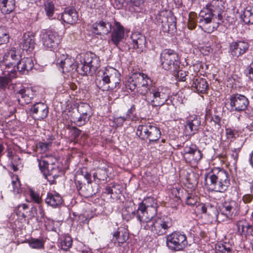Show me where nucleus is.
<instances>
[{
  "mask_svg": "<svg viewBox=\"0 0 253 253\" xmlns=\"http://www.w3.org/2000/svg\"><path fill=\"white\" fill-rule=\"evenodd\" d=\"M205 180L209 188L216 192H224L230 185L228 172L223 169H213L205 174Z\"/></svg>",
  "mask_w": 253,
  "mask_h": 253,
  "instance_id": "obj_1",
  "label": "nucleus"
},
{
  "mask_svg": "<svg viewBox=\"0 0 253 253\" xmlns=\"http://www.w3.org/2000/svg\"><path fill=\"white\" fill-rule=\"evenodd\" d=\"M142 228L149 230L154 236H162L167 233L173 225L171 217L163 215L145 220L140 222Z\"/></svg>",
  "mask_w": 253,
  "mask_h": 253,
  "instance_id": "obj_2",
  "label": "nucleus"
},
{
  "mask_svg": "<svg viewBox=\"0 0 253 253\" xmlns=\"http://www.w3.org/2000/svg\"><path fill=\"white\" fill-rule=\"evenodd\" d=\"M100 79H97L98 87L102 90H113L119 87L121 74L116 69L108 67L100 71Z\"/></svg>",
  "mask_w": 253,
  "mask_h": 253,
  "instance_id": "obj_3",
  "label": "nucleus"
},
{
  "mask_svg": "<svg viewBox=\"0 0 253 253\" xmlns=\"http://www.w3.org/2000/svg\"><path fill=\"white\" fill-rule=\"evenodd\" d=\"M158 204L153 197H147L138 204L136 210V218L139 222L145 220L153 219L158 212Z\"/></svg>",
  "mask_w": 253,
  "mask_h": 253,
  "instance_id": "obj_4",
  "label": "nucleus"
},
{
  "mask_svg": "<svg viewBox=\"0 0 253 253\" xmlns=\"http://www.w3.org/2000/svg\"><path fill=\"white\" fill-rule=\"evenodd\" d=\"M169 97L167 87L159 86H151L150 92L146 95L145 100L148 105L153 107L163 106Z\"/></svg>",
  "mask_w": 253,
  "mask_h": 253,
  "instance_id": "obj_5",
  "label": "nucleus"
},
{
  "mask_svg": "<svg viewBox=\"0 0 253 253\" xmlns=\"http://www.w3.org/2000/svg\"><path fill=\"white\" fill-rule=\"evenodd\" d=\"M83 62L81 61V67L77 65L76 70L83 75H92L100 67V60L98 57L91 52H87L82 56Z\"/></svg>",
  "mask_w": 253,
  "mask_h": 253,
  "instance_id": "obj_6",
  "label": "nucleus"
},
{
  "mask_svg": "<svg viewBox=\"0 0 253 253\" xmlns=\"http://www.w3.org/2000/svg\"><path fill=\"white\" fill-rule=\"evenodd\" d=\"M136 134L141 139L148 140L150 144L158 140L161 136L159 128L149 122L139 125Z\"/></svg>",
  "mask_w": 253,
  "mask_h": 253,
  "instance_id": "obj_7",
  "label": "nucleus"
},
{
  "mask_svg": "<svg viewBox=\"0 0 253 253\" xmlns=\"http://www.w3.org/2000/svg\"><path fill=\"white\" fill-rule=\"evenodd\" d=\"M160 60L162 67L165 70L176 71L179 68V56L172 49H164L160 55Z\"/></svg>",
  "mask_w": 253,
  "mask_h": 253,
  "instance_id": "obj_8",
  "label": "nucleus"
},
{
  "mask_svg": "<svg viewBox=\"0 0 253 253\" xmlns=\"http://www.w3.org/2000/svg\"><path fill=\"white\" fill-rule=\"evenodd\" d=\"M181 154L186 163L190 164H197L202 159L203 154L197 146L190 143L186 144Z\"/></svg>",
  "mask_w": 253,
  "mask_h": 253,
  "instance_id": "obj_9",
  "label": "nucleus"
},
{
  "mask_svg": "<svg viewBox=\"0 0 253 253\" xmlns=\"http://www.w3.org/2000/svg\"><path fill=\"white\" fill-rule=\"evenodd\" d=\"M166 244L171 250L181 251L187 246L188 242L185 234L175 231L166 237Z\"/></svg>",
  "mask_w": 253,
  "mask_h": 253,
  "instance_id": "obj_10",
  "label": "nucleus"
},
{
  "mask_svg": "<svg viewBox=\"0 0 253 253\" xmlns=\"http://www.w3.org/2000/svg\"><path fill=\"white\" fill-rule=\"evenodd\" d=\"M40 36L41 42L45 49L54 50L56 49L60 41V37L57 32L42 30Z\"/></svg>",
  "mask_w": 253,
  "mask_h": 253,
  "instance_id": "obj_11",
  "label": "nucleus"
},
{
  "mask_svg": "<svg viewBox=\"0 0 253 253\" xmlns=\"http://www.w3.org/2000/svg\"><path fill=\"white\" fill-rule=\"evenodd\" d=\"M227 104L229 105L231 111L241 112L246 110L249 105V101L245 95L235 93L229 96Z\"/></svg>",
  "mask_w": 253,
  "mask_h": 253,
  "instance_id": "obj_12",
  "label": "nucleus"
},
{
  "mask_svg": "<svg viewBox=\"0 0 253 253\" xmlns=\"http://www.w3.org/2000/svg\"><path fill=\"white\" fill-rule=\"evenodd\" d=\"M54 157L51 156L45 155L42 157L41 159H38L39 166L40 170L42 172H48V176H52L54 178L57 177L58 175L54 173L57 169L53 167Z\"/></svg>",
  "mask_w": 253,
  "mask_h": 253,
  "instance_id": "obj_13",
  "label": "nucleus"
},
{
  "mask_svg": "<svg viewBox=\"0 0 253 253\" xmlns=\"http://www.w3.org/2000/svg\"><path fill=\"white\" fill-rule=\"evenodd\" d=\"M57 64L61 68L63 73H73L77 70V64L71 56L63 54L60 58L57 59Z\"/></svg>",
  "mask_w": 253,
  "mask_h": 253,
  "instance_id": "obj_14",
  "label": "nucleus"
},
{
  "mask_svg": "<svg viewBox=\"0 0 253 253\" xmlns=\"http://www.w3.org/2000/svg\"><path fill=\"white\" fill-rule=\"evenodd\" d=\"M129 43L133 49H135L137 53H140L146 47L145 37L139 33H133L130 37Z\"/></svg>",
  "mask_w": 253,
  "mask_h": 253,
  "instance_id": "obj_15",
  "label": "nucleus"
},
{
  "mask_svg": "<svg viewBox=\"0 0 253 253\" xmlns=\"http://www.w3.org/2000/svg\"><path fill=\"white\" fill-rule=\"evenodd\" d=\"M2 75V76H0V90H4L10 83L11 80L16 78L17 71L14 68L10 70L9 65L6 64Z\"/></svg>",
  "mask_w": 253,
  "mask_h": 253,
  "instance_id": "obj_16",
  "label": "nucleus"
},
{
  "mask_svg": "<svg viewBox=\"0 0 253 253\" xmlns=\"http://www.w3.org/2000/svg\"><path fill=\"white\" fill-rule=\"evenodd\" d=\"M35 94L31 87H23L16 92L18 101L22 105L29 103Z\"/></svg>",
  "mask_w": 253,
  "mask_h": 253,
  "instance_id": "obj_17",
  "label": "nucleus"
},
{
  "mask_svg": "<svg viewBox=\"0 0 253 253\" xmlns=\"http://www.w3.org/2000/svg\"><path fill=\"white\" fill-rule=\"evenodd\" d=\"M249 44L244 41L234 42L230 43V52L233 57L237 58L247 52Z\"/></svg>",
  "mask_w": 253,
  "mask_h": 253,
  "instance_id": "obj_18",
  "label": "nucleus"
},
{
  "mask_svg": "<svg viewBox=\"0 0 253 253\" xmlns=\"http://www.w3.org/2000/svg\"><path fill=\"white\" fill-rule=\"evenodd\" d=\"M30 112L35 119L42 120L47 116L48 109L45 104L38 102L32 106L30 109Z\"/></svg>",
  "mask_w": 253,
  "mask_h": 253,
  "instance_id": "obj_19",
  "label": "nucleus"
},
{
  "mask_svg": "<svg viewBox=\"0 0 253 253\" xmlns=\"http://www.w3.org/2000/svg\"><path fill=\"white\" fill-rule=\"evenodd\" d=\"M236 208L237 203L235 201H225L220 207L217 217L219 218L222 216H224L223 220L231 218Z\"/></svg>",
  "mask_w": 253,
  "mask_h": 253,
  "instance_id": "obj_20",
  "label": "nucleus"
},
{
  "mask_svg": "<svg viewBox=\"0 0 253 253\" xmlns=\"http://www.w3.org/2000/svg\"><path fill=\"white\" fill-rule=\"evenodd\" d=\"M201 124L200 118L198 116H190L185 126L187 135L192 136L197 133Z\"/></svg>",
  "mask_w": 253,
  "mask_h": 253,
  "instance_id": "obj_21",
  "label": "nucleus"
},
{
  "mask_svg": "<svg viewBox=\"0 0 253 253\" xmlns=\"http://www.w3.org/2000/svg\"><path fill=\"white\" fill-rule=\"evenodd\" d=\"M128 232L124 228H119L117 231L114 232L111 241L116 247H121L128 239Z\"/></svg>",
  "mask_w": 253,
  "mask_h": 253,
  "instance_id": "obj_22",
  "label": "nucleus"
},
{
  "mask_svg": "<svg viewBox=\"0 0 253 253\" xmlns=\"http://www.w3.org/2000/svg\"><path fill=\"white\" fill-rule=\"evenodd\" d=\"M125 36V29L124 27L119 22L115 21V26L113 28L111 34V41L118 45Z\"/></svg>",
  "mask_w": 253,
  "mask_h": 253,
  "instance_id": "obj_23",
  "label": "nucleus"
},
{
  "mask_svg": "<svg viewBox=\"0 0 253 253\" xmlns=\"http://www.w3.org/2000/svg\"><path fill=\"white\" fill-rule=\"evenodd\" d=\"M192 89L198 93H205L209 87V84L205 79L194 77L191 83Z\"/></svg>",
  "mask_w": 253,
  "mask_h": 253,
  "instance_id": "obj_24",
  "label": "nucleus"
},
{
  "mask_svg": "<svg viewBox=\"0 0 253 253\" xmlns=\"http://www.w3.org/2000/svg\"><path fill=\"white\" fill-rule=\"evenodd\" d=\"M21 58L20 51L16 50L15 48L13 47L7 50L3 56V60L8 61V64L10 67V70L15 69V66L11 67L13 64L16 63L17 61Z\"/></svg>",
  "mask_w": 253,
  "mask_h": 253,
  "instance_id": "obj_25",
  "label": "nucleus"
},
{
  "mask_svg": "<svg viewBox=\"0 0 253 253\" xmlns=\"http://www.w3.org/2000/svg\"><path fill=\"white\" fill-rule=\"evenodd\" d=\"M93 32L97 35H106L109 33L112 28L110 23L103 21H97L92 25Z\"/></svg>",
  "mask_w": 253,
  "mask_h": 253,
  "instance_id": "obj_26",
  "label": "nucleus"
},
{
  "mask_svg": "<svg viewBox=\"0 0 253 253\" xmlns=\"http://www.w3.org/2000/svg\"><path fill=\"white\" fill-rule=\"evenodd\" d=\"M206 7L214 14L215 15H217L218 19H221V13L224 9L222 0H212L210 3L207 4Z\"/></svg>",
  "mask_w": 253,
  "mask_h": 253,
  "instance_id": "obj_27",
  "label": "nucleus"
},
{
  "mask_svg": "<svg viewBox=\"0 0 253 253\" xmlns=\"http://www.w3.org/2000/svg\"><path fill=\"white\" fill-rule=\"evenodd\" d=\"M61 18L64 22L69 24L76 23L78 20L76 10L74 8H66L61 14Z\"/></svg>",
  "mask_w": 253,
  "mask_h": 253,
  "instance_id": "obj_28",
  "label": "nucleus"
},
{
  "mask_svg": "<svg viewBox=\"0 0 253 253\" xmlns=\"http://www.w3.org/2000/svg\"><path fill=\"white\" fill-rule=\"evenodd\" d=\"M34 37L29 34H24L20 42V47L26 51H32L35 47Z\"/></svg>",
  "mask_w": 253,
  "mask_h": 253,
  "instance_id": "obj_29",
  "label": "nucleus"
},
{
  "mask_svg": "<svg viewBox=\"0 0 253 253\" xmlns=\"http://www.w3.org/2000/svg\"><path fill=\"white\" fill-rule=\"evenodd\" d=\"M45 203L52 207L56 208L62 204L63 200L60 194L54 191L48 193Z\"/></svg>",
  "mask_w": 253,
  "mask_h": 253,
  "instance_id": "obj_30",
  "label": "nucleus"
},
{
  "mask_svg": "<svg viewBox=\"0 0 253 253\" xmlns=\"http://www.w3.org/2000/svg\"><path fill=\"white\" fill-rule=\"evenodd\" d=\"M17 69L22 74H24L32 69L34 63L31 58L25 57L19 61L17 63Z\"/></svg>",
  "mask_w": 253,
  "mask_h": 253,
  "instance_id": "obj_31",
  "label": "nucleus"
},
{
  "mask_svg": "<svg viewBox=\"0 0 253 253\" xmlns=\"http://www.w3.org/2000/svg\"><path fill=\"white\" fill-rule=\"evenodd\" d=\"M15 0H0V9L4 14H8L15 8Z\"/></svg>",
  "mask_w": 253,
  "mask_h": 253,
  "instance_id": "obj_32",
  "label": "nucleus"
},
{
  "mask_svg": "<svg viewBox=\"0 0 253 253\" xmlns=\"http://www.w3.org/2000/svg\"><path fill=\"white\" fill-rule=\"evenodd\" d=\"M111 169V167L107 165L102 168H98L93 173L94 179H98L99 181L106 180Z\"/></svg>",
  "mask_w": 253,
  "mask_h": 253,
  "instance_id": "obj_33",
  "label": "nucleus"
},
{
  "mask_svg": "<svg viewBox=\"0 0 253 253\" xmlns=\"http://www.w3.org/2000/svg\"><path fill=\"white\" fill-rule=\"evenodd\" d=\"M162 23L164 28L169 33H172L176 30V19L172 15L167 17V21H162Z\"/></svg>",
  "mask_w": 253,
  "mask_h": 253,
  "instance_id": "obj_34",
  "label": "nucleus"
},
{
  "mask_svg": "<svg viewBox=\"0 0 253 253\" xmlns=\"http://www.w3.org/2000/svg\"><path fill=\"white\" fill-rule=\"evenodd\" d=\"M236 226L237 232L240 235L246 236L251 228L250 224L246 220L239 221L237 223Z\"/></svg>",
  "mask_w": 253,
  "mask_h": 253,
  "instance_id": "obj_35",
  "label": "nucleus"
},
{
  "mask_svg": "<svg viewBox=\"0 0 253 253\" xmlns=\"http://www.w3.org/2000/svg\"><path fill=\"white\" fill-rule=\"evenodd\" d=\"M44 9L46 15L49 19L54 18V13L55 8L53 2L50 0L46 1L44 5Z\"/></svg>",
  "mask_w": 253,
  "mask_h": 253,
  "instance_id": "obj_36",
  "label": "nucleus"
},
{
  "mask_svg": "<svg viewBox=\"0 0 253 253\" xmlns=\"http://www.w3.org/2000/svg\"><path fill=\"white\" fill-rule=\"evenodd\" d=\"M77 109L80 115L88 116V118L91 116V108L87 103H81L79 104Z\"/></svg>",
  "mask_w": 253,
  "mask_h": 253,
  "instance_id": "obj_37",
  "label": "nucleus"
},
{
  "mask_svg": "<svg viewBox=\"0 0 253 253\" xmlns=\"http://www.w3.org/2000/svg\"><path fill=\"white\" fill-rule=\"evenodd\" d=\"M52 145V141L49 140L46 142H40L36 145L37 151L40 153L48 151Z\"/></svg>",
  "mask_w": 253,
  "mask_h": 253,
  "instance_id": "obj_38",
  "label": "nucleus"
},
{
  "mask_svg": "<svg viewBox=\"0 0 253 253\" xmlns=\"http://www.w3.org/2000/svg\"><path fill=\"white\" fill-rule=\"evenodd\" d=\"M28 243L31 248L35 249H43L44 244L43 240L36 238H31Z\"/></svg>",
  "mask_w": 253,
  "mask_h": 253,
  "instance_id": "obj_39",
  "label": "nucleus"
},
{
  "mask_svg": "<svg viewBox=\"0 0 253 253\" xmlns=\"http://www.w3.org/2000/svg\"><path fill=\"white\" fill-rule=\"evenodd\" d=\"M216 253H231V245L229 243H219L215 247Z\"/></svg>",
  "mask_w": 253,
  "mask_h": 253,
  "instance_id": "obj_40",
  "label": "nucleus"
},
{
  "mask_svg": "<svg viewBox=\"0 0 253 253\" xmlns=\"http://www.w3.org/2000/svg\"><path fill=\"white\" fill-rule=\"evenodd\" d=\"M145 0H120V5L118 8H120L125 4L126 6H139L141 4L144 2Z\"/></svg>",
  "mask_w": 253,
  "mask_h": 253,
  "instance_id": "obj_41",
  "label": "nucleus"
},
{
  "mask_svg": "<svg viewBox=\"0 0 253 253\" xmlns=\"http://www.w3.org/2000/svg\"><path fill=\"white\" fill-rule=\"evenodd\" d=\"M72 239L71 237L68 236L64 237L61 240L60 247L62 250L67 251L72 245Z\"/></svg>",
  "mask_w": 253,
  "mask_h": 253,
  "instance_id": "obj_42",
  "label": "nucleus"
},
{
  "mask_svg": "<svg viewBox=\"0 0 253 253\" xmlns=\"http://www.w3.org/2000/svg\"><path fill=\"white\" fill-rule=\"evenodd\" d=\"M243 21L245 24H253V9H246L244 11Z\"/></svg>",
  "mask_w": 253,
  "mask_h": 253,
  "instance_id": "obj_43",
  "label": "nucleus"
},
{
  "mask_svg": "<svg viewBox=\"0 0 253 253\" xmlns=\"http://www.w3.org/2000/svg\"><path fill=\"white\" fill-rule=\"evenodd\" d=\"M11 184L14 193H19L21 192V184L17 175L12 176Z\"/></svg>",
  "mask_w": 253,
  "mask_h": 253,
  "instance_id": "obj_44",
  "label": "nucleus"
},
{
  "mask_svg": "<svg viewBox=\"0 0 253 253\" xmlns=\"http://www.w3.org/2000/svg\"><path fill=\"white\" fill-rule=\"evenodd\" d=\"M8 41L9 35L6 29L4 26H0V44L6 43Z\"/></svg>",
  "mask_w": 253,
  "mask_h": 253,
  "instance_id": "obj_45",
  "label": "nucleus"
},
{
  "mask_svg": "<svg viewBox=\"0 0 253 253\" xmlns=\"http://www.w3.org/2000/svg\"><path fill=\"white\" fill-rule=\"evenodd\" d=\"M89 119L88 116L80 115V116L78 117H73L72 121L77 126H81L85 125Z\"/></svg>",
  "mask_w": 253,
  "mask_h": 253,
  "instance_id": "obj_46",
  "label": "nucleus"
},
{
  "mask_svg": "<svg viewBox=\"0 0 253 253\" xmlns=\"http://www.w3.org/2000/svg\"><path fill=\"white\" fill-rule=\"evenodd\" d=\"M138 81H140L139 85L144 86H151V79L143 73H139V78L138 79Z\"/></svg>",
  "mask_w": 253,
  "mask_h": 253,
  "instance_id": "obj_47",
  "label": "nucleus"
},
{
  "mask_svg": "<svg viewBox=\"0 0 253 253\" xmlns=\"http://www.w3.org/2000/svg\"><path fill=\"white\" fill-rule=\"evenodd\" d=\"M136 211H130L129 208L126 209L122 212L123 218L126 220L129 221L135 216L136 217Z\"/></svg>",
  "mask_w": 253,
  "mask_h": 253,
  "instance_id": "obj_48",
  "label": "nucleus"
},
{
  "mask_svg": "<svg viewBox=\"0 0 253 253\" xmlns=\"http://www.w3.org/2000/svg\"><path fill=\"white\" fill-rule=\"evenodd\" d=\"M199 27H200L202 30L204 31L205 32H207L208 33H210V31H209L206 28L205 29H204V27L205 26L210 23H211L212 19H211L210 18L205 17L204 16H199Z\"/></svg>",
  "mask_w": 253,
  "mask_h": 253,
  "instance_id": "obj_49",
  "label": "nucleus"
},
{
  "mask_svg": "<svg viewBox=\"0 0 253 253\" xmlns=\"http://www.w3.org/2000/svg\"><path fill=\"white\" fill-rule=\"evenodd\" d=\"M198 197L192 194L188 195L186 199V204L189 206H197L198 203Z\"/></svg>",
  "mask_w": 253,
  "mask_h": 253,
  "instance_id": "obj_50",
  "label": "nucleus"
},
{
  "mask_svg": "<svg viewBox=\"0 0 253 253\" xmlns=\"http://www.w3.org/2000/svg\"><path fill=\"white\" fill-rule=\"evenodd\" d=\"M28 206L25 204L19 205L16 207V209L15 210L16 214L17 215L25 218L26 215H25V212L24 211L28 209Z\"/></svg>",
  "mask_w": 253,
  "mask_h": 253,
  "instance_id": "obj_51",
  "label": "nucleus"
},
{
  "mask_svg": "<svg viewBox=\"0 0 253 253\" xmlns=\"http://www.w3.org/2000/svg\"><path fill=\"white\" fill-rule=\"evenodd\" d=\"M196 14L194 12H190L189 14V19L188 22V27L190 29H194L196 26L195 18Z\"/></svg>",
  "mask_w": 253,
  "mask_h": 253,
  "instance_id": "obj_52",
  "label": "nucleus"
},
{
  "mask_svg": "<svg viewBox=\"0 0 253 253\" xmlns=\"http://www.w3.org/2000/svg\"><path fill=\"white\" fill-rule=\"evenodd\" d=\"M120 187V185L117 184H113L111 186L107 187L105 191L106 193L108 194H112L114 193L116 194H118L120 190L118 188Z\"/></svg>",
  "mask_w": 253,
  "mask_h": 253,
  "instance_id": "obj_53",
  "label": "nucleus"
},
{
  "mask_svg": "<svg viewBox=\"0 0 253 253\" xmlns=\"http://www.w3.org/2000/svg\"><path fill=\"white\" fill-rule=\"evenodd\" d=\"M214 15H215L214 14L209 10V9L206 7L201 10L199 13V16H204L207 18L209 17V18L211 19H212Z\"/></svg>",
  "mask_w": 253,
  "mask_h": 253,
  "instance_id": "obj_54",
  "label": "nucleus"
},
{
  "mask_svg": "<svg viewBox=\"0 0 253 253\" xmlns=\"http://www.w3.org/2000/svg\"><path fill=\"white\" fill-rule=\"evenodd\" d=\"M196 208L197 209L198 211H201L204 213H207L208 209L213 208L215 210V208H214L213 207L211 206V205L206 206L203 203H198V204L196 206Z\"/></svg>",
  "mask_w": 253,
  "mask_h": 253,
  "instance_id": "obj_55",
  "label": "nucleus"
},
{
  "mask_svg": "<svg viewBox=\"0 0 253 253\" xmlns=\"http://www.w3.org/2000/svg\"><path fill=\"white\" fill-rule=\"evenodd\" d=\"M151 86H144L139 85L138 88L136 89L138 92L142 95H146L150 92V89Z\"/></svg>",
  "mask_w": 253,
  "mask_h": 253,
  "instance_id": "obj_56",
  "label": "nucleus"
},
{
  "mask_svg": "<svg viewBox=\"0 0 253 253\" xmlns=\"http://www.w3.org/2000/svg\"><path fill=\"white\" fill-rule=\"evenodd\" d=\"M226 134L229 139L234 138L238 135V132L236 130L229 128L226 129Z\"/></svg>",
  "mask_w": 253,
  "mask_h": 253,
  "instance_id": "obj_57",
  "label": "nucleus"
},
{
  "mask_svg": "<svg viewBox=\"0 0 253 253\" xmlns=\"http://www.w3.org/2000/svg\"><path fill=\"white\" fill-rule=\"evenodd\" d=\"M176 72H177L176 77L179 81H185L187 80V75L185 71L178 69Z\"/></svg>",
  "mask_w": 253,
  "mask_h": 253,
  "instance_id": "obj_58",
  "label": "nucleus"
},
{
  "mask_svg": "<svg viewBox=\"0 0 253 253\" xmlns=\"http://www.w3.org/2000/svg\"><path fill=\"white\" fill-rule=\"evenodd\" d=\"M211 122L213 123L217 128H219L220 126V117L216 115H213L211 116Z\"/></svg>",
  "mask_w": 253,
  "mask_h": 253,
  "instance_id": "obj_59",
  "label": "nucleus"
},
{
  "mask_svg": "<svg viewBox=\"0 0 253 253\" xmlns=\"http://www.w3.org/2000/svg\"><path fill=\"white\" fill-rule=\"evenodd\" d=\"M126 85L127 88L129 89L131 91H134L136 89V84L133 82L132 77L129 78L126 83Z\"/></svg>",
  "mask_w": 253,
  "mask_h": 253,
  "instance_id": "obj_60",
  "label": "nucleus"
},
{
  "mask_svg": "<svg viewBox=\"0 0 253 253\" xmlns=\"http://www.w3.org/2000/svg\"><path fill=\"white\" fill-rule=\"evenodd\" d=\"M30 196L32 200H33L35 203L38 204L41 203V198L38 194L36 193L34 191H31L30 192Z\"/></svg>",
  "mask_w": 253,
  "mask_h": 253,
  "instance_id": "obj_61",
  "label": "nucleus"
},
{
  "mask_svg": "<svg viewBox=\"0 0 253 253\" xmlns=\"http://www.w3.org/2000/svg\"><path fill=\"white\" fill-rule=\"evenodd\" d=\"M10 160V163L13 167L15 166L19 165L21 163V160L20 157L16 155H15L14 156H13Z\"/></svg>",
  "mask_w": 253,
  "mask_h": 253,
  "instance_id": "obj_62",
  "label": "nucleus"
},
{
  "mask_svg": "<svg viewBox=\"0 0 253 253\" xmlns=\"http://www.w3.org/2000/svg\"><path fill=\"white\" fill-rule=\"evenodd\" d=\"M72 136L76 139L79 137L81 133V130L76 127H73L71 130Z\"/></svg>",
  "mask_w": 253,
  "mask_h": 253,
  "instance_id": "obj_63",
  "label": "nucleus"
},
{
  "mask_svg": "<svg viewBox=\"0 0 253 253\" xmlns=\"http://www.w3.org/2000/svg\"><path fill=\"white\" fill-rule=\"evenodd\" d=\"M127 119L125 117H119L117 118H115L114 119V122L116 123L117 126H121L123 125L124 122Z\"/></svg>",
  "mask_w": 253,
  "mask_h": 253,
  "instance_id": "obj_64",
  "label": "nucleus"
}]
</instances>
